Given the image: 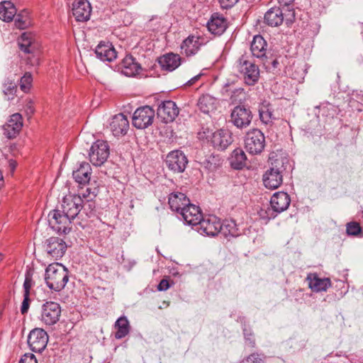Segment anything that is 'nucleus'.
I'll use <instances>...</instances> for the list:
<instances>
[{"mask_svg": "<svg viewBox=\"0 0 363 363\" xmlns=\"http://www.w3.org/2000/svg\"><path fill=\"white\" fill-rule=\"evenodd\" d=\"M95 54L101 61L112 62L116 58V51L108 43H100L96 48Z\"/></svg>", "mask_w": 363, "mask_h": 363, "instance_id": "c85d7f7f", "label": "nucleus"}, {"mask_svg": "<svg viewBox=\"0 0 363 363\" xmlns=\"http://www.w3.org/2000/svg\"><path fill=\"white\" fill-rule=\"evenodd\" d=\"M306 280L308 281L309 288L315 292L326 291L331 286L329 278H320L316 273H309Z\"/></svg>", "mask_w": 363, "mask_h": 363, "instance_id": "393cba45", "label": "nucleus"}, {"mask_svg": "<svg viewBox=\"0 0 363 363\" xmlns=\"http://www.w3.org/2000/svg\"><path fill=\"white\" fill-rule=\"evenodd\" d=\"M203 75L202 73H200L194 77H193L192 78H191L186 83V84L187 86H191L193 85L196 82H197L200 78Z\"/></svg>", "mask_w": 363, "mask_h": 363, "instance_id": "5fc2aeb1", "label": "nucleus"}, {"mask_svg": "<svg viewBox=\"0 0 363 363\" xmlns=\"http://www.w3.org/2000/svg\"><path fill=\"white\" fill-rule=\"evenodd\" d=\"M19 363H38V361L33 354L26 353L21 358Z\"/></svg>", "mask_w": 363, "mask_h": 363, "instance_id": "09e8293b", "label": "nucleus"}, {"mask_svg": "<svg viewBox=\"0 0 363 363\" xmlns=\"http://www.w3.org/2000/svg\"><path fill=\"white\" fill-rule=\"evenodd\" d=\"M206 44L205 39L201 36L189 35L182 43V52L187 57L195 55L201 47Z\"/></svg>", "mask_w": 363, "mask_h": 363, "instance_id": "6ab92c4d", "label": "nucleus"}, {"mask_svg": "<svg viewBox=\"0 0 363 363\" xmlns=\"http://www.w3.org/2000/svg\"><path fill=\"white\" fill-rule=\"evenodd\" d=\"M177 216L182 219L185 224L194 226H198L203 218L200 208L190 203L177 213Z\"/></svg>", "mask_w": 363, "mask_h": 363, "instance_id": "4468645a", "label": "nucleus"}, {"mask_svg": "<svg viewBox=\"0 0 363 363\" xmlns=\"http://www.w3.org/2000/svg\"><path fill=\"white\" fill-rule=\"evenodd\" d=\"M68 280L69 272L62 264L53 263L46 268L45 281L50 289L60 291L65 288Z\"/></svg>", "mask_w": 363, "mask_h": 363, "instance_id": "f03ea898", "label": "nucleus"}, {"mask_svg": "<svg viewBox=\"0 0 363 363\" xmlns=\"http://www.w3.org/2000/svg\"><path fill=\"white\" fill-rule=\"evenodd\" d=\"M230 118V121L235 127L242 129L250 125L252 114L250 108L244 106H237L233 109Z\"/></svg>", "mask_w": 363, "mask_h": 363, "instance_id": "ddd939ff", "label": "nucleus"}, {"mask_svg": "<svg viewBox=\"0 0 363 363\" xmlns=\"http://www.w3.org/2000/svg\"><path fill=\"white\" fill-rule=\"evenodd\" d=\"M291 202L290 196L284 191L276 192L270 199V206L267 209H262L260 217L263 219L270 220L274 218L279 213L286 211Z\"/></svg>", "mask_w": 363, "mask_h": 363, "instance_id": "7ed1b4c3", "label": "nucleus"}, {"mask_svg": "<svg viewBox=\"0 0 363 363\" xmlns=\"http://www.w3.org/2000/svg\"><path fill=\"white\" fill-rule=\"evenodd\" d=\"M110 154L109 145L106 141L98 140L92 144L89 153V160L94 166H101Z\"/></svg>", "mask_w": 363, "mask_h": 363, "instance_id": "6e6552de", "label": "nucleus"}, {"mask_svg": "<svg viewBox=\"0 0 363 363\" xmlns=\"http://www.w3.org/2000/svg\"><path fill=\"white\" fill-rule=\"evenodd\" d=\"M289 167V160L285 157L275 159L270 168L263 175V183L266 188L275 189L283 182V177Z\"/></svg>", "mask_w": 363, "mask_h": 363, "instance_id": "f257e3e1", "label": "nucleus"}, {"mask_svg": "<svg viewBox=\"0 0 363 363\" xmlns=\"http://www.w3.org/2000/svg\"><path fill=\"white\" fill-rule=\"evenodd\" d=\"M216 99L209 94L202 95L198 100L197 106L203 113L208 114L216 108Z\"/></svg>", "mask_w": 363, "mask_h": 363, "instance_id": "72a5a7b5", "label": "nucleus"}, {"mask_svg": "<svg viewBox=\"0 0 363 363\" xmlns=\"http://www.w3.org/2000/svg\"><path fill=\"white\" fill-rule=\"evenodd\" d=\"M169 284L168 280L162 279L157 286V289L160 291H166L169 288Z\"/></svg>", "mask_w": 363, "mask_h": 363, "instance_id": "864d4df0", "label": "nucleus"}, {"mask_svg": "<svg viewBox=\"0 0 363 363\" xmlns=\"http://www.w3.org/2000/svg\"><path fill=\"white\" fill-rule=\"evenodd\" d=\"M264 146L265 137L261 130L254 128L247 132L245 138V147L250 154H260Z\"/></svg>", "mask_w": 363, "mask_h": 363, "instance_id": "0eeeda50", "label": "nucleus"}, {"mask_svg": "<svg viewBox=\"0 0 363 363\" xmlns=\"http://www.w3.org/2000/svg\"><path fill=\"white\" fill-rule=\"evenodd\" d=\"M120 1H121V3H123V4H128V3H129V1H123V0H120Z\"/></svg>", "mask_w": 363, "mask_h": 363, "instance_id": "bf43d9fd", "label": "nucleus"}, {"mask_svg": "<svg viewBox=\"0 0 363 363\" xmlns=\"http://www.w3.org/2000/svg\"><path fill=\"white\" fill-rule=\"evenodd\" d=\"M121 72L127 77H133L141 69L140 65L130 55H127L121 63Z\"/></svg>", "mask_w": 363, "mask_h": 363, "instance_id": "cd10ccee", "label": "nucleus"}, {"mask_svg": "<svg viewBox=\"0 0 363 363\" xmlns=\"http://www.w3.org/2000/svg\"><path fill=\"white\" fill-rule=\"evenodd\" d=\"M72 220L60 209H54L48 214L50 227L58 234H67L72 229Z\"/></svg>", "mask_w": 363, "mask_h": 363, "instance_id": "423d86ee", "label": "nucleus"}, {"mask_svg": "<svg viewBox=\"0 0 363 363\" xmlns=\"http://www.w3.org/2000/svg\"><path fill=\"white\" fill-rule=\"evenodd\" d=\"M239 0H219L220 7L223 9H228L233 7Z\"/></svg>", "mask_w": 363, "mask_h": 363, "instance_id": "8fccbe9b", "label": "nucleus"}, {"mask_svg": "<svg viewBox=\"0 0 363 363\" xmlns=\"http://www.w3.org/2000/svg\"><path fill=\"white\" fill-rule=\"evenodd\" d=\"M240 363H264V359L258 354L253 353Z\"/></svg>", "mask_w": 363, "mask_h": 363, "instance_id": "a18cd8bd", "label": "nucleus"}, {"mask_svg": "<svg viewBox=\"0 0 363 363\" xmlns=\"http://www.w3.org/2000/svg\"><path fill=\"white\" fill-rule=\"evenodd\" d=\"M3 91L5 95H13L16 92V85L12 82L5 83Z\"/></svg>", "mask_w": 363, "mask_h": 363, "instance_id": "49530a36", "label": "nucleus"}, {"mask_svg": "<svg viewBox=\"0 0 363 363\" xmlns=\"http://www.w3.org/2000/svg\"><path fill=\"white\" fill-rule=\"evenodd\" d=\"M220 234L225 237H237L240 235L239 229L233 220H225L221 223Z\"/></svg>", "mask_w": 363, "mask_h": 363, "instance_id": "c9c22d12", "label": "nucleus"}, {"mask_svg": "<svg viewBox=\"0 0 363 363\" xmlns=\"http://www.w3.org/2000/svg\"><path fill=\"white\" fill-rule=\"evenodd\" d=\"M189 203V198L182 192L174 191L169 195L168 203L169 208L177 213H179Z\"/></svg>", "mask_w": 363, "mask_h": 363, "instance_id": "a878e982", "label": "nucleus"}, {"mask_svg": "<svg viewBox=\"0 0 363 363\" xmlns=\"http://www.w3.org/2000/svg\"><path fill=\"white\" fill-rule=\"evenodd\" d=\"M86 192L82 194V195H73L63 199L61 206L62 210L67 216L73 220L82 211V205L83 203V199H86L89 196V189H86Z\"/></svg>", "mask_w": 363, "mask_h": 363, "instance_id": "39448f33", "label": "nucleus"}, {"mask_svg": "<svg viewBox=\"0 0 363 363\" xmlns=\"http://www.w3.org/2000/svg\"><path fill=\"white\" fill-rule=\"evenodd\" d=\"M179 114V108L173 101H162L157 108V115L165 123L172 122Z\"/></svg>", "mask_w": 363, "mask_h": 363, "instance_id": "f3484780", "label": "nucleus"}, {"mask_svg": "<svg viewBox=\"0 0 363 363\" xmlns=\"http://www.w3.org/2000/svg\"><path fill=\"white\" fill-rule=\"evenodd\" d=\"M230 166L235 169H241L246 164L247 157L245 152L237 148L234 150L229 158Z\"/></svg>", "mask_w": 363, "mask_h": 363, "instance_id": "473e14b6", "label": "nucleus"}, {"mask_svg": "<svg viewBox=\"0 0 363 363\" xmlns=\"http://www.w3.org/2000/svg\"><path fill=\"white\" fill-rule=\"evenodd\" d=\"M91 194H92V197H95L96 196V195L94 193H92Z\"/></svg>", "mask_w": 363, "mask_h": 363, "instance_id": "680f3d73", "label": "nucleus"}, {"mask_svg": "<svg viewBox=\"0 0 363 363\" xmlns=\"http://www.w3.org/2000/svg\"><path fill=\"white\" fill-rule=\"evenodd\" d=\"M243 333H244L245 340L249 342V345L251 347H254L255 346V340L252 338V335L250 330H248L247 328H244Z\"/></svg>", "mask_w": 363, "mask_h": 363, "instance_id": "603ef678", "label": "nucleus"}, {"mask_svg": "<svg viewBox=\"0 0 363 363\" xmlns=\"http://www.w3.org/2000/svg\"><path fill=\"white\" fill-rule=\"evenodd\" d=\"M91 168L88 162L80 163L79 167L73 171L72 176L74 180L80 184H87L91 178Z\"/></svg>", "mask_w": 363, "mask_h": 363, "instance_id": "c756f323", "label": "nucleus"}, {"mask_svg": "<svg viewBox=\"0 0 363 363\" xmlns=\"http://www.w3.org/2000/svg\"><path fill=\"white\" fill-rule=\"evenodd\" d=\"M227 27L226 18L218 13H213L207 23L208 30L214 35H221L226 30Z\"/></svg>", "mask_w": 363, "mask_h": 363, "instance_id": "b1692460", "label": "nucleus"}, {"mask_svg": "<svg viewBox=\"0 0 363 363\" xmlns=\"http://www.w3.org/2000/svg\"><path fill=\"white\" fill-rule=\"evenodd\" d=\"M294 0H278V2L279 4H280V6H289L290 5L291 3L294 2Z\"/></svg>", "mask_w": 363, "mask_h": 363, "instance_id": "4d7b16f0", "label": "nucleus"}, {"mask_svg": "<svg viewBox=\"0 0 363 363\" xmlns=\"http://www.w3.org/2000/svg\"><path fill=\"white\" fill-rule=\"evenodd\" d=\"M116 332L115 337L118 340L125 337L130 332V326L126 316H121L115 323Z\"/></svg>", "mask_w": 363, "mask_h": 363, "instance_id": "f704fd0d", "label": "nucleus"}, {"mask_svg": "<svg viewBox=\"0 0 363 363\" xmlns=\"http://www.w3.org/2000/svg\"><path fill=\"white\" fill-rule=\"evenodd\" d=\"M15 26L19 29H24L27 26V21L21 14L17 15L14 20Z\"/></svg>", "mask_w": 363, "mask_h": 363, "instance_id": "de8ad7c7", "label": "nucleus"}, {"mask_svg": "<svg viewBox=\"0 0 363 363\" xmlns=\"http://www.w3.org/2000/svg\"><path fill=\"white\" fill-rule=\"evenodd\" d=\"M250 50L253 57L259 59L267 68L269 67L267 61V43L260 35L254 36L250 45Z\"/></svg>", "mask_w": 363, "mask_h": 363, "instance_id": "dca6fc26", "label": "nucleus"}, {"mask_svg": "<svg viewBox=\"0 0 363 363\" xmlns=\"http://www.w3.org/2000/svg\"><path fill=\"white\" fill-rule=\"evenodd\" d=\"M17 10L13 3L5 1L0 3V19L5 22L11 21L16 16Z\"/></svg>", "mask_w": 363, "mask_h": 363, "instance_id": "2f4dec72", "label": "nucleus"}, {"mask_svg": "<svg viewBox=\"0 0 363 363\" xmlns=\"http://www.w3.org/2000/svg\"><path fill=\"white\" fill-rule=\"evenodd\" d=\"M201 167L208 172H213L221 164V158L219 155H210L200 162Z\"/></svg>", "mask_w": 363, "mask_h": 363, "instance_id": "e433bc0d", "label": "nucleus"}, {"mask_svg": "<svg viewBox=\"0 0 363 363\" xmlns=\"http://www.w3.org/2000/svg\"><path fill=\"white\" fill-rule=\"evenodd\" d=\"M48 342V335L42 328L32 330L28 337V344L34 352H42L46 347Z\"/></svg>", "mask_w": 363, "mask_h": 363, "instance_id": "f8f14e48", "label": "nucleus"}, {"mask_svg": "<svg viewBox=\"0 0 363 363\" xmlns=\"http://www.w3.org/2000/svg\"><path fill=\"white\" fill-rule=\"evenodd\" d=\"M283 21V13L279 8H272L264 14V21L268 26L272 27L279 26L282 23Z\"/></svg>", "mask_w": 363, "mask_h": 363, "instance_id": "7c9ffc66", "label": "nucleus"}, {"mask_svg": "<svg viewBox=\"0 0 363 363\" xmlns=\"http://www.w3.org/2000/svg\"><path fill=\"white\" fill-rule=\"evenodd\" d=\"M129 129V121L123 113H118L112 117L110 130L116 137L125 135Z\"/></svg>", "mask_w": 363, "mask_h": 363, "instance_id": "4be33fe9", "label": "nucleus"}, {"mask_svg": "<svg viewBox=\"0 0 363 363\" xmlns=\"http://www.w3.org/2000/svg\"><path fill=\"white\" fill-rule=\"evenodd\" d=\"M158 63L162 70L172 72L181 64V57L177 54L167 53L158 58Z\"/></svg>", "mask_w": 363, "mask_h": 363, "instance_id": "bb28decb", "label": "nucleus"}, {"mask_svg": "<svg viewBox=\"0 0 363 363\" xmlns=\"http://www.w3.org/2000/svg\"><path fill=\"white\" fill-rule=\"evenodd\" d=\"M155 118V110L149 106L138 108L133 115V125L138 129H145L151 125Z\"/></svg>", "mask_w": 363, "mask_h": 363, "instance_id": "1a4fd4ad", "label": "nucleus"}, {"mask_svg": "<svg viewBox=\"0 0 363 363\" xmlns=\"http://www.w3.org/2000/svg\"><path fill=\"white\" fill-rule=\"evenodd\" d=\"M87 197H90V199H86V201L83 200L82 211L87 217L90 218L95 214L96 204L94 201H91L92 197L91 193Z\"/></svg>", "mask_w": 363, "mask_h": 363, "instance_id": "ea45409f", "label": "nucleus"}, {"mask_svg": "<svg viewBox=\"0 0 363 363\" xmlns=\"http://www.w3.org/2000/svg\"><path fill=\"white\" fill-rule=\"evenodd\" d=\"M223 93L225 96H228L232 103L240 102L245 96L244 89L242 88L231 89L229 86L223 89Z\"/></svg>", "mask_w": 363, "mask_h": 363, "instance_id": "58836bf2", "label": "nucleus"}, {"mask_svg": "<svg viewBox=\"0 0 363 363\" xmlns=\"http://www.w3.org/2000/svg\"><path fill=\"white\" fill-rule=\"evenodd\" d=\"M259 115L261 121L265 124L272 123L275 118L273 109L269 104H262L259 108Z\"/></svg>", "mask_w": 363, "mask_h": 363, "instance_id": "4c0bfd02", "label": "nucleus"}, {"mask_svg": "<svg viewBox=\"0 0 363 363\" xmlns=\"http://www.w3.org/2000/svg\"><path fill=\"white\" fill-rule=\"evenodd\" d=\"M33 270L28 269L25 274V280L23 282V295L30 296V290L34 285L33 280Z\"/></svg>", "mask_w": 363, "mask_h": 363, "instance_id": "a19ab883", "label": "nucleus"}, {"mask_svg": "<svg viewBox=\"0 0 363 363\" xmlns=\"http://www.w3.org/2000/svg\"><path fill=\"white\" fill-rule=\"evenodd\" d=\"M32 75L30 73L26 72L21 79L20 86L24 92L28 91L32 83Z\"/></svg>", "mask_w": 363, "mask_h": 363, "instance_id": "37998d69", "label": "nucleus"}, {"mask_svg": "<svg viewBox=\"0 0 363 363\" xmlns=\"http://www.w3.org/2000/svg\"><path fill=\"white\" fill-rule=\"evenodd\" d=\"M26 111L27 114H30V115H32L34 113L35 109H34L32 102H29L26 105Z\"/></svg>", "mask_w": 363, "mask_h": 363, "instance_id": "6e6d98bb", "label": "nucleus"}, {"mask_svg": "<svg viewBox=\"0 0 363 363\" xmlns=\"http://www.w3.org/2000/svg\"><path fill=\"white\" fill-rule=\"evenodd\" d=\"M30 301L29 296L23 295V300L21 307V312L22 314L27 313L30 306Z\"/></svg>", "mask_w": 363, "mask_h": 363, "instance_id": "3c124183", "label": "nucleus"}, {"mask_svg": "<svg viewBox=\"0 0 363 363\" xmlns=\"http://www.w3.org/2000/svg\"><path fill=\"white\" fill-rule=\"evenodd\" d=\"M21 39L22 42H19L20 49L25 53H33L34 47L31 44L30 40L28 38V35L26 33L22 34Z\"/></svg>", "mask_w": 363, "mask_h": 363, "instance_id": "79ce46f5", "label": "nucleus"}, {"mask_svg": "<svg viewBox=\"0 0 363 363\" xmlns=\"http://www.w3.org/2000/svg\"><path fill=\"white\" fill-rule=\"evenodd\" d=\"M91 7L87 0H79L72 4V13L77 21H86L89 19Z\"/></svg>", "mask_w": 363, "mask_h": 363, "instance_id": "5701e85b", "label": "nucleus"}, {"mask_svg": "<svg viewBox=\"0 0 363 363\" xmlns=\"http://www.w3.org/2000/svg\"><path fill=\"white\" fill-rule=\"evenodd\" d=\"M271 65H272V68L273 69H275L278 68L279 62L277 59H275V60H272V62H271Z\"/></svg>", "mask_w": 363, "mask_h": 363, "instance_id": "13d9d810", "label": "nucleus"}, {"mask_svg": "<svg viewBox=\"0 0 363 363\" xmlns=\"http://www.w3.org/2000/svg\"><path fill=\"white\" fill-rule=\"evenodd\" d=\"M3 259V255L0 253V262Z\"/></svg>", "mask_w": 363, "mask_h": 363, "instance_id": "052dcab7", "label": "nucleus"}, {"mask_svg": "<svg viewBox=\"0 0 363 363\" xmlns=\"http://www.w3.org/2000/svg\"><path fill=\"white\" fill-rule=\"evenodd\" d=\"M361 230L359 224L356 222H350L347 225V233L350 235H357Z\"/></svg>", "mask_w": 363, "mask_h": 363, "instance_id": "c03bdc74", "label": "nucleus"}, {"mask_svg": "<svg viewBox=\"0 0 363 363\" xmlns=\"http://www.w3.org/2000/svg\"><path fill=\"white\" fill-rule=\"evenodd\" d=\"M22 127V116L18 113H13L3 126L4 134L9 139L14 138L19 133Z\"/></svg>", "mask_w": 363, "mask_h": 363, "instance_id": "412c9836", "label": "nucleus"}, {"mask_svg": "<svg viewBox=\"0 0 363 363\" xmlns=\"http://www.w3.org/2000/svg\"><path fill=\"white\" fill-rule=\"evenodd\" d=\"M46 251L52 258L58 259L65 255L67 245L61 238L51 237L45 242Z\"/></svg>", "mask_w": 363, "mask_h": 363, "instance_id": "a211bd4d", "label": "nucleus"}, {"mask_svg": "<svg viewBox=\"0 0 363 363\" xmlns=\"http://www.w3.org/2000/svg\"><path fill=\"white\" fill-rule=\"evenodd\" d=\"M233 138L232 133L227 129H220L213 133L211 143L218 150H224L232 144Z\"/></svg>", "mask_w": 363, "mask_h": 363, "instance_id": "aec40b11", "label": "nucleus"}, {"mask_svg": "<svg viewBox=\"0 0 363 363\" xmlns=\"http://www.w3.org/2000/svg\"><path fill=\"white\" fill-rule=\"evenodd\" d=\"M61 315V307L54 301H47L43 304L40 320L47 325H52L58 322Z\"/></svg>", "mask_w": 363, "mask_h": 363, "instance_id": "9d476101", "label": "nucleus"}, {"mask_svg": "<svg viewBox=\"0 0 363 363\" xmlns=\"http://www.w3.org/2000/svg\"><path fill=\"white\" fill-rule=\"evenodd\" d=\"M165 162L171 171L182 173L186 168L188 159L182 150H175L168 153Z\"/></svg>", "mask_w": 363, "mask_h": 363, "instance_id": "9b49d317", "label": "nucleus"}, {"mask_svg": "<svg viewBox=\"0 0 363 363\" xmlns=\"http://www.w3.org/2000/svg\"><path fill=\"white\" fill-rule=\"evenodd\" d=\"M236 68L249 86L255 85L259 78V69L247 56H241L236 62Z\"/></svg>", "mask_w": 363, "mask_h": 363, "instance_id": "20e7f679", "label": "nucleus"}, {"mask_svg": "<svg viewBox=\"0 0 363 363\" xmlns=\"http://www.w3.org/2000/svg\"><path fill=\"white\" fill-rule=\"evenodd\" d=\"M221 221L217 217L209 216L206 218H202L198 225L197 230L201 234L208 236H216L220 234Z\"/></svg>", "mask_w": 363, "mask_h": 363, "instance_id": "2eb2a0df", "label": "nucleus"}]
</instances>
